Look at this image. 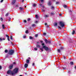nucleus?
I'll return each instance as SVG.
<instances>
[{
  "instance_id": "obj_1",
  "label": "nucleus",
  "mask_w": 76,
  "mask_h": 76,
  "mask_svg": "<svg viewBox=\"0 0 76 76\" xmlns=\"http://www.w3.org/2000/svg\"><path fill=\"white\" fill-rule=\"evenodd\" d=\"M14 52L15 51H14V50L10 49L9 51L8 54L9 55H10V56H12V55L13 54Z\"/></svg>"
},
{
  "instance_id": "obj_2",
  "label": "nucleus",
  "mask_w": 76,
  "mask_h": 76,
  "mask_svg": "<svg viewBox=\"0 0 76 76\" xmlns=\"http://www.w3.org/2000/svg\"><path fill=\"white\" fill-rule=\"evenodd\" d=\"M43 48H44V49H45V50H46V51H47L48 50V48L47 47H46V46H44L42 47V48H40V49L42 51H43Z\"/></svg>"
},
{
  "instance_id": "obj_3",
  "label": "nucleus",
  "mask_w": 76,
  "mask_h": 76,
  "mask_svg": "<svg viewBox=\"0 0 76 76\" xmlns=\"http://www.w3.org/2000/svg\"><path fill=\"white\" fill-rule=\"evenodd\" d=\"M19 70V68H15L14 70H13V73H14V75H15L16 73H17L18 72V71Z\"/></svg>"
},
{
  "instance_id": "obj_4",
  "label": "nucleus",
  "mask_w": 76,
  "mask_h": 76,
  "mask_svg": "<svg viewBox=\"0 0 76 76\" xmlns=\"http://www.w3.org/2000/svg\"><path fill=\"white\" fill-rule=\"evenodd\" d=\"M59 25L62 28H63L64 26V22H60L59 23Z\"/></svg>"
},
{
  "instance_id": "obj_5",
  "label": "nucleus",
  "mask_w": 76,
  "mask_h": 76,
  "mask_svg": "<svg viewBox=\"0 0 76 76\" xmlns=\"http://www.w3.org/2000/svg\"><path fill=\"white\" fill-rule=\"evenodd\" d=\"M7 73L8 74H10V75H15V73H13V72L11 71L10 70H9L8 71Z\"/></svg>"
},
{
  "instance_id": "obj_6",
  "label": "nucleus",
  "mask_w": 76,
  "mask_h": 76,
  "mask_svg": "<svg viewBox=\"0 0 76 76\" xmlns=\"http://www.w3.org/2000/svg\"><path fill=\"white\" fill-rule=\"evenodd\" d=\"M45 43L46 44H51V41H48L46 39L45 40Z\"/></svg>"
},
{
  "instance_id": "obj_7",
  "label": "nucleus",
  "mask_w": 76,
  "mask_h": 76,
  "mask_svg": "<svg viewBox=\"0 0 76 76\" xmlns=\"http://www.w3.org/2000/svg\"><path fill=\"white\" fill-rule=\"evenodd\" d=\"M15 3H16V0H12V4H14Z\"/></svg>"
},
{
  "instance_id": "obj_8",
  "label": "nucleus",
  "mask_w": 76,
  "mask_h": 76,
  "mask_svg": "<svg viewBox=\"0 0 76 76\" xmlns=\"http://www.w3.org/2000/svg\"><path fill=\"white\" fill-rule=\"evenodd\" d=\"M10 69H12L13 68V65H12L9 66Z\"/></svg>"
},
{
  "instance_id": "obj_9",
  "label": "nucleus",
  "mask_w": 76,
  "mask_h": 76,
  "mask_svg": "<svg viewBox=\"0 0 76 76\" xmlns=\"http://www.w3.org/2000/svg\"><path fill=\"white\" fill-rule=\"evenodd\" d=\"M28 64H25L24 65V67H25V68H26V67H28Z\"/></svg>"
},
{
  "instance_id": "obj_10",
  "label": "nucleus",
  "mask_w": 76,
  "mask_h": 76,
  "mask_svg": "<svg viewBox=\"0 0 76 76\" xmlns=\"http://www.w3.org/2000/svg\"><path fill=\"white\" fill-rule=\"evenodd\" d=\"M75 34V31L74 30H73L72 32V35H73Z\"/></svg>"
},
{
  "instance_id": "obj_11",
  "label": "nucleus",
  "mask_w": 76,
  "mask_h": 76,
  "mask_svg": "<svg viewBox=\"0 0 76 76\" xmlns=\"http://www.w3.org/2000/svg\"><path fill=\"white\" fill-rule=\"evenodd\" d=\"M57 25V23H55L54 24V26H56Z\"/></svg>"
},
{
  "instance_id": "obj_12",
  "label": "nucleus",
  "mask_w": 76,
  "mask_h": 76,
  "mask_svg": "<svg viewBox=\"0 0 76 76\" xmlns=\"http://www.w3.org/2000/svg\"><path fill=\"white\" fill-rule=\"evenodd\" d=\"M26 63H29V60L27 59L26 60Z\"/></svg>"
},
{
  "instance_id": "obj_13",
  "label": "nucleus",
  "mask_w": 76,
  "mask_h": 76,
  "mask_svg": "<svg viewBox=\"0 0 76 76\" xmlns=\"http://www.w3.org/2000/svg\"><path fill=\"white\" fill-rule=\"evenodd\" d=\"M64 7V8H67V6L66 5H64L63 6Z\"/></svg>"
},
{
  "instance_id": "obj_14",
  "label": "nucleus",
  "mask_w": 76,
  "mask_h": 76,
  "mask_svg": "<svg viewBox=\"0 0 76 76\" xmlns=\"http://www.w3.org/2000/svg\"><path fill=\"white\" fill-rule=\"evenodd\" d=\"M36 47H37V48H39V47H40V45H36Z\"/></svg>"
},
{
  "instance_id": "obj_15",
  "label": "nucleus",
  "mask_w": 76,
  "mask_h": 76,
  "mask_svg": "<svg viewBox=\"0 0 76 76\" xmlns=\"http://www.w3.org/2000/svg\"><path fill=\"white\" fill-rule=\"evenodd\" d=\"M19 9H20V10H23V8H22L21 7H19Z\"/></svg>"
},
{
  "instance_id": "obj_16",
  "label": "nucleus",
  "mask_w": 76,
  "mask_h": 76,
  "mask_svg": "<svg viewBox=\"0 0 76 76\" xmlns=\"http://www.w3.org/2000/svg\"><path fill=\"white\" fill-rule=\"evenodd\" d=\"M2 27L3 29H4V28H5L4 25V24H3L2 25Z\"/></svg>"
},
{
  "instance_id": "obj_17",
  "label": "nucleus",
  "mask_w": 76,
  "mask_h": 76,
  "mask_svg": "<svg viewBox=\"0 0 76 76\" xmlns=\"http://www.w3.org/2000/svg\"><path fill=\"white\" fill-rule=\"evenodd\" d=\"M37 6V5L35 4H33L32 5V6H33V7H35V6Z\"/></svg>"
},
{
  "instance_id": "obj_18",
  "label": "nucleus",
  "mask_w": 76,
  "mask_h": 76,
  "mask_svg": "<svg viewBox=\"0 0 76 76\" xmlns=\"http://www.w3.org/2000/svg\"><path fill=\"white\" fill-rule=\"evenodd\" d=\"M48 4L49 6H50L51 5V3L50 2V1H49V2H48Z\"/></svg>"
},
{
  "instance_id": "obj_19",
  "label": "nucleus",
  "mask_w": 76,
  "mask_h": 76,
  "mask_svg": "<svg viewBox=\"0 0 76 76\" xmlns=\"http://www.w3.org/2000/svg\"><path fill=\"white\" fill-rule=\"evenodd\" d=\"M45 16L46 18H48V16H49L48 15H45Z\"/></svg>"
},
{
  "instance_id": "obj_20",
  "label": "nucleus",
  "mask_w": 76,
  "mask_h": 76,
  "mask_svg": "<svg viewBox=\"0 0 76 76\" xmlns=\"http://www.w3.org/2000/svg\"><path fill=\"white\" fill-rule=\"evenodd\" d=\"M60 2H56V4H59Z\"/></svg>"
},
{
  "instance_id": "obj_21",
  "label": "nucleus",
  "mask_w": 76,
  "mask_h": 76,
  "mask_svg": "<svg viewBox=\"0 0 76 76\" xmlns=\"http://www.w3.org/2000/svg\"><path fill=\"white\" fill-rule=\"evenodd\" d=\"M7 52H8V50H7V49H6L5 50V53H7Z\"/></svg>"
},
{
  "instance_id": "obj_22",
  "label": "nucleus",
  "mask_w": 76,
  "mask_h": 76,
  "mask_svg": "<svg viewBox=\"0 0 76 76\" xmlns=\"http://www.w3.org/2000/svg\"><path fill=\"white\" fill-rule=\"evenodd\" d=\"M29 39H33V37L31 36H30L29 37Z\"/></svg>"
},
{
  "instance_id": "obj_23",
  "label": "nucleus",
  "mask_w": 76,
  "mask_h": 76,
  "mask_svg": "<svg viewBox=\"0 0 76 76\" xmlns=\"http://www.w3.org/2000/svg\"><path fill=\"white\" fill-rule=\"evenodd\" d=\"M32 26L33 27H34V26H36V25L35 24H33L32 25Z\"/></svg>"
},
{
  "instance_id": "obj_24",
  "label": "nucleus",
  "mask_w": 76,
  "mask_h": 76,
  "mask_svg": "<svg viewBox=\"0 0 76 76\" xmlns=\"http://www.w3.org/2000/svg\"><path fill=\"white\" fill-rule=\"evenodd\" d=\"M51 14L52 15H55L54 13V12H51Z\"/></svg>"
},
{
  "instance_id": "obj_25",
  "label": "nucleus",
  "mask_w": 76,
  "mask_h": 76,
  "mask_svg": "<svg viewBox=\"0 0 76 76\" xmlns=\"http://www.w3.org/2000/svg\"><path fill=\"white\" fill-rule=\"evenodd\" d=\"M34 49L35 51H37V50H38V49H37V48H34Z\"/></svg>"
},
{
  "instance_id": "obj_26",
  "label": "nucleus",
  "mask_w": 76,
  "mask_h": 76,
  "mask_svg": "<svg viewBox=\"0 0 76 76\" xmlns=\"http://www.w3.org/2000/svg\"><path fill=\"white\" fill-rule=\"evenodd\" d=\"M73 62H70V64L71 65H73Z\"/></svg>"
},
{
  "instance_id": "obj_27",
  "label": "nucleus",
  "mask_w": 76,
  "mask_h": 76,
  "mask_svg": "<svg viewBox=\"0 0 76 76\" xmlns=\"http://www.w3.org/2000/svg\"><path fill=\"white\" fill-rule=\"evenodd\" d=\"M11 19V18H9L8 21H9V22H10V21Z\"/></svg>"
},
{
  "instance_id": "obj_28",
  "label": "nucleus",
  "mask_w": 76,
  "mask_h": 76,
  "mask_svg": "<svg viewBox=\"0 0 76 76\" xmlns=\"http://www.w3.org/2000/svg\"><path fill=\"white\" fill-rule=\"evenodd\" d=\"M36 19H38V15H36Z\"/></svg>"
},
{
  "instance_id": "obj_29",
  "label": "nucleus",
  "mask_w": 76,
  "mask_h": 76,
  "mask_svg": "<svg viewBox=\"0 0 76 76\" xmlns=\"http://www.w3.org/2000/svg\"><path fill=\"white\" fill-rule=\"evenodd\" d=\"M35 37H38V34H35Z\"/></svg>"
},
{
  "instance_id": "obj_30",
  "label": "nucleus",
  "mask_w": 76,
  "mask_h": 76,
  "mask_svg": "<svg viewBox=\"0 0 76 76\" xmlns=\"http://www.w3.org/2000/svg\"><path fill=\"white\" fill-rule=\"evenodd\" d=\"M9 15V13H7V14H6L5 15L6 16H7Z\"/></svg>"
},
{
  "instance_id": "obj_31",
  "label": "nucleus",
  "mask_w": 76,
  "mask_h": 76,
  "mask_svg": "<svg viewBox=\"0 0 76 76\" xmlns=\"http://www.w3.org/2000/svg\"><path fill=\"white\" fill-rule=\"evenodd\" d=\"M25 33H26V34H28V31L27 30L25 31Z\"/></svg>"
},
{
  "instance_id": "obj_32",
  "label": "nucleus",
  "mask_w": 76,
  "mask_h": 76,
  "mask_svg": "<svg viewBox=\"0 0 76 76\" xmlns=\"http://www.w3.org/2000/svg\"><path fill=\"white\" fill-rule=\"evenodd\" d=\"M10 39H12L13 38H12V36H11L10 37Z\"/></svg>"
},
{
  "instance_id": "obj_33",
  "label": "nucleus",
  "mask_w": 76,
  "mask_h": 76,
  "mask_svg": "<svg viewBox=\"0 0 76 76\" xmlns=\"http://www.w3.org/2000/svg\"><path fill=\"white\" fill-rule=\"evenodd\" d=\"M6 37H7V38H9V36H8V35L6 34Z\"/></svg>"
},
{
  "instance_id": "obj_34",
  "label": "nucleus",
  "mask_w": 76,
  "mask_h": 76,
  "mask_svg": "<svg viewBox=\"0 0 76 76\" xmlns=\"http://www.w3.org/2000/svg\"><path fill=\"white\" fill-rule=\"evenodd\" d=\"M11 44L13 46H14V45L13 44V43H12V42H11Z\"/></svg>"
},
{
  "instance_id": "obj_35",
  "label": "nucleus",
  "mask_w": 76,
  "mask_h": 76,
  "mask_svg": "<svg viewBox=\"0 0 76 76\" xmlns=\"http://www.w3.org/2000/svg\"><path fill=\"white\" fill-rule=\"evenodd\" d=\"M32 65L33 66H35V63H33V64H32Z\"/></svg>"
},
{
  "instance_id": "obj_36",
  "label": "nucleus",
  "mask_w": 76,
  "mask_h": 76,
  "mask_svg": "<svg viewBox=\"0 0 76 76\" xmlns=\"http://www.w3.org/2000/svg\"><path fill=\"white\" fill-rule=\"evenodd\" d=\"M58 52H59V53H60V50L59 49L58 50Z\"/></svg>"
},
{
  "instance_id": "obj_37",
  "label": "nucleus",
  "mask_w": 76,
  "mask_h": 76,
  "mask_svg": "<svg viewBox=\"0 0 76 76\" xmlns=\"http://www.w3.org/2000/svg\"><path fill=\"white\" fill-rule=\"evenodd\" d=\"M3 39L2 38H0V41H2Z\"/></svg>"
},
{
  "instance_id": "obj_38",
  "label": "nucleus",
  "mask_w": 76,
  "mask_h": 76,
  "mask_svg": "<svg viewBox=\"0 0 76 76\" xmlns=\"http://www.w3.org/2000/svg\"><path fill=\"white\" fill-rule=\"evenodd\" d=\"M34 23H38V21H36L35 22H34Z\"/></svg>"
},
{
  "instance_id": "obj_39",
  "label": "nucleus",
  "mask_w": 76,
  "mask_h": 76,
  "mask_svg": "<svg viewBox=\"0 0 76 76\" xmlns=\"http://www.w3.org/2000/svg\"><path fill=\"white\" fill-rule=\"evenodd\" d=\"M54 7H52L51 9H52V10H53V9H54Z\"/></svg>"
},
{
  "instance_id": "obj_40",
  "label": "nucleus",
  "mask_w": 76,
  "mask_h": 76,
  "mask_svg": "<svg viewBox=\"0 0 76 76\" xmlns=\"http://www.w3.org/2000/svg\"><path fill=\"white\" fill-rule=\"evenodd\" d=\"M24 22H25V23H26V20H25L23 21Z\"/></svg>"
},
{
  "instance_id": "obj_41",
  "label": "nucleus",
  "mask_w": 76,
  "mask_h": 76,
  "mask_svg": "<svg viewBox=\"0 0 76 76\" xmlns=\"http://www.w3.org/2000/svg\"><path fill=\"white\" fill-rule=\"evenodd\" d=\"M23 38H26V36H23Z\"/></svg>"
},
{
  "instance_id": "obj_42",
  "label": "nucleus",
  "mask_w": 76,
  "mask_h": 76,
  "mask_svg": "<svg viewBox=\"0 0 76 76\" xmlns=\"http://www.w3.org/2000/svg\"><path fill=\"white\" fill-rule=\"evenodd\" d=\"M7 39H8V41H10V39H9V37H8Z\"/></svg>"
},
{
  "instance_id": "obj_43",
  "label": "nucleus",
  "mask_w": 76,
  "mask_h": 76,
  "mask_svg": "<svg viewBox=\"0 0 76 76\" xmlns=\"http://www.w3.org/2000/svg\"><path fill=\"white\" fill-rule=\"evenodd\" d=\"M42 45H44V43H42Z\"/></svg>"
},
{
  "instance_id": "obj_44",
  "label": "nucleus",
  "mask_w": 76,
  "mask_h": 76,
  "mask_svg": "<svg viewBox=\"0 0 76 76\" xmlns=\"http://www.w3.org/2000/svg\"><path fill=\"white\" fill-rule=\"evenodd\" d=\"M31 20V19H30V18H28V21H29V20Z\"/></svg>"
},
{
  "instance_id": "obj_45",
  "label": "nucleus",
  "mask_w": 76,
  "mask_h": 76,
  "mask_svg": "<svg viewBox=\"0 0 76 76\" xmlns=\"http://www.w3.org/2000/svg\"><path fill=\"white\" fill-rule=\"evenodd\" d=\"M69 12H70V13H72V11H71V10H69Z\"/></svg>"
},
{
  "instance_id": "obj_46",
  "label": "nucleus",
  "mask_w": 76,
  "mask_h": 76,
  "mask_svg": "<svg viewBox=\"0 0 76 76\" xmlns=\"http://www.w3.org/2000/svg\"><path fill=\"white\" fill-rule=\"evenodd\" d=\"M63 57L64 59H66V58L65 57V56H63Z\"/></svg>"
},
{
  "instance_id": "obj_47",
  "label": "nucleus",
  "mask_w": 76,
  "mask_h": 76,
  "mask_svg": "<svg viewBox=\"0 0 76 76\" xmlns=\"http://www.w3.org/2000/svg\"><path fill=\"white\" fill-rule=\"evenodd\" d=\"M3 1V0H1V3H2V2Z\"/></svg>"
},
{
  "instance_id": "obj_48",
  "label": "nucleus",
  "mask_w": 76,
  "mask_h": 76,
  "mask_svg": "<svg viewBox=\"0 0 76 76\" xmlns=\"http://www.w3.org/2000/svg\"><path fill=\"white\" fill-rule=\"evenodd\" d=\"M1 66L0 65V70H1Z\"/></svg>"
},
{
  "instance_id": "obj_49",
  "label": "nucleus",
  "mask_w": 76,
  "mask_h": 76,
  "mask_svg": "<svg viewBox=\"0 0 76 76\" xmlns=\"http://www.w3.org/2000/svg\"><path fill=\"white\" fill-rule=\"evenodd\" d=\"M43 35H46V33H43Z\"/></svg>"
},
{
  "instance_id": "obj_50",
  "label": "nucleus",
  "mask_w": 76,
  "mask_h": 76,
  "mask_svg": "<svg viewBox=\"0 0 76 76\" xmlns=\"http://www.w3.org/2000/svg\"><path fill=\"white\" fill-rule=\"evenodd\" d=\"M0 19L1 20V21H2V20H3V19L2 18H1Z\"/></svg>"
},
{
  "instance_id": "obj_51",
  "label": "nucleus",
  "mask_w": 76,
  "mask_h": 76,
  "mask_svg": "<svg viewBox=\"0 0 76 76\" xmlns=\"http://www.w3.org/2000/svg\"><path fill=\"white\" fill-rule=\"evenodd\" d=\"M42 12H45V10H42Z\"/></svg>"
},
{
  "instance_id": "obj_52",
  "label": "nucleus",
  "mask_w": 76,
  "mask_h": 76,
  "mask_svg": "<svg viewBox=\"0 0 76 76\" xmlns=\"http://www.w3.org/2000/svg\"><path fill=\"white\" fill-rule=\"evenodd\" d=\"M2 39H3V40H4L5 39L4 38H3Z\"/></svg>"
},
{
  "instance_id": "obj_53",
  "label": "nucleus",
  "mask_w": 76,
  "mask_h": 76,
  "mask_svg": "<svg viewBox=\"0 0 76 76\" xmlns=\"http://www.w3.org/2000/svg\"><path fill=\"white\" fill-rule=\"evenodd\" d=\"M58 28H59L60 29H61V27H60V26H58Z\"/></svg>"
},
{
  "instance_id": "obj_54",
  "label": "nucleus",
  "mask_w": 76,
  "mask_h": 76,
  "mask_svg": "<svg viewBox=\"0 0 76 76\" xmlns=\"http://www.w3.org/2000/svg\"><path fill=\"white\" fill-rule=\"evenodd\" d=\"M41 2H43V1H44V0H40Z\"/></svg>"
},
{
  "instance_id": "obj_55",
  "label": "nucleus",
  "mask_w": 76,
  "mask_h": 76,
  "mask_svg": "<svg viewBox=\"0 0 76 76\" xmlns=\"http://www.w3.org/2000/svg\"><path fill=\"white\" fill-rule=\"evenodd\" d=\"M37 44H39V42H37Z\"/></svg>"
},
{
  "instance_id": "obj_56",
  "label": "nucleus",
  "mask_w": 76,
  "mask_h": 76,
  "mask_svg": "<svg viewBox=\"0 0 76 76\" xmlns=\"http://www.w3.org/2000/svg\"><path fill=\"white\" fill-rule=\"evenodd\" d=\"M13 64H16V63H15V62H14V63H13Z\"/></svg>"
},
{
  "instance_id": "obj_57",
  "label": "nucleus",
  "mask_w": 76,
  "mask_h": 76,
  "mask_svg": "<svg viewBox=\"0 0 76 76\" xmlns=\"http://www.w3.org/2000/svg\"><path fill=\"white\" fill-rule=\"evenodd\" d=\"M40 42L41 43H42V41H40Z\"/></svg>"
},
{
  "instance_id": "obj_58",
  "label": "nucleus",
  "mask_w": 76,
  "mask_h": 76,
  "mask_svg": "<svg viewBox=\"0 0 76 76\" xmlns=\"http://www.w3.org/2000/svg\"><path fill=\"white\" fill-rule=\"evenodd\" d=\"M42 7H43V8H44V6H42Z\"/></svg>"
},
{
  "instance_id": "obj_59",
  "label": "nucleus",
  "mask_w": 76,
  "mask_h": 76,
  "mask_svg": "<svg viewBox=\"0 0 76 76\" xmlns=\"http://www.w3.org/2000/svg\"><path fill=\"white\" fill-rule=\"evenodd\" d=\"M47 23H45V25H47Z\"/></svg>"
},
{
  "instance_id": "obj_60",
  "label": "nucleus",
  "mask_w": 76,
  "mask_h": 76,
  "mask_svg": "<svg viewBox=\"0 0 76 76\" xmlns=\"http://www.w3.org/2000/svg\"><path fill=\"white\" fill-rule=\"evenodd\" d=\"M59 16H61V14H59Z\"/></svg>"
},
{
  "instance_id": "obj_61",
  "label": "nucleus",
  "mask_w": 76,
  "mask_h": 76,
  "mask_svg": "<svg viewBox=\"0 0 76 76\" xmlns=\"http://www.w3.org/2000/svg\"><path fill=\"white\" fill-rule=\"evenodd\" d=\"M23 1H24V0H22V2H23Z\"/></svg>"
},
{
  "instance_id": "obj_62",
  "label": "nucleus",
  "mask_w": 76,
  "mask_h": 76,
  "mask_svg": "<svg viewBox=\"0 0 76 76\" xmlns=\"http://www.w3.org/2000/svg\"><path fill=\"white\" fill-rule=\"evenodd\" d=\"M75 69H76V66H75Z\"/></svg>"
},
{
  "instance_id": "obj_63",
  "label": "nucleus",
  "mask_w": 76,
  "mask_h": 76,
  "mask_svg": "<svg viewBox=\"0 0 76 76\" xmlns=\"http://www.w3.org/2000/svg\"><path fill=\"white\" fill-rule=\"evenodd\" d=\"M40 6H42V4H40Z\"/></svg>"
},
{
  "instance_id": "obj_64",
  "label": "nucleus",
  "mask_w": 76,
  "mask_h": 76,
  "mask_svg": "<svg viewBox=\"0 0 76 76\" xmlns=\"http://www.w3.org/2000/svg\"><path fill=\"white\" fill-rule=\"evenodd\" d=\"M19 76H22V75H20Z\"/></svg>"
}]
</instances>
